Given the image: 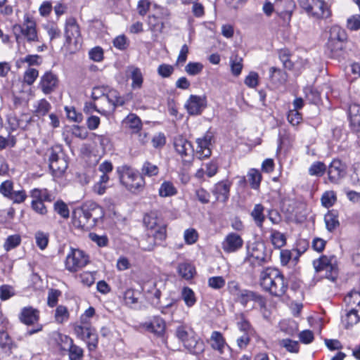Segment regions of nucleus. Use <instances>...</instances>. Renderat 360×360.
Returning a JSON list of instances; mask_svg holds the SVG:
<instances>
[{
    "instance_id": "f257e3e1",
    "label": "nucleus",
    "mask_w": 360,
    "mask_h": 360,
    "mask_svg": "<svg viewBox=\"0 0 360 360\" xmlns=\"http://www.w3.org/2000/svg\"><path fill=\"white\" fill-rule=\"evenodd\" d=\"M259 282L265 291L276 297L283 296L288 287L282 273L275 268L268 267L264 269L260 273Z\"/></svg>"
},
{
    "instance_id": "f03ea898",
    "label": "nucleus",
    "mask_w": 360,
    "mask_h": 360,
    "mask_svg": "<svg viewBox=\"0 0 360 360\" xmlns=\"http://www.w3.org/2000/svg\"><path fill=\"white\" fill-rule=\"evenodd\" d=\"M64 46L70 53H75L79 49L82 43L80 27L73 17L66 19L64 27Z\"/></svg>"
},
{
    "instance_id": "7ed1b4c3",
    "label": "nucleus",
    "mask_w": 360,
    "mask_h": 360,
    "mask_svg": "<svg viewBox=\"0 0 360 360\" xmlns=\"http://www.w3.org/2000/svg\"><path fill=\"white\" fill-rule=\"evenodd\" d=\"M77 338L84 342L89 352H94L98 347V335L96 329L91 324L75 323L72 325Z\"/></svg>"
},
{
    "instance_id": "20e7f679",
    "label": "nucleus",
    "mask_w": 360,
    "mask_h": 360,
    "mask_svg": "<svg viewBox=\"0 0 360 360\" xmlns=\"http://www.w3.org/2000/svg\"><path fill=\"white\" fill-rule=\"evenodd\" d=\"M13 30L17 41H19L20 34H22L28 42L39 41L35 21L28 15L24 16L22 25H15L13 27Z\"/></svg>"
},
{
    "instance_id": "39448f33",
    "label": "nucleus",
    "mask_w": 360,
    "mask_h": 360,
    "mask_svg": "<svg viewBox=\"0 0 360 360\" xmlns=\"http://www.w3.org/2000/svg\"><path fill=\"white\" fill-rule=\"evenodd\" d=\"M121 183L130 191L136 192L143 189L145 186L144 178L136 171L124 167L120 175Z\"/></svg>"
},
{
    "instance_id": "423d86ee",
    "label": "nucleus",
    "mask_w": 360,
    "mask_h": 360,
    "mask_svg": "<svg viewBox=\"0 0 360 360\" xmlns=\"http://www.w3.org/2000/svg\"><path fill=\"white\" fill-rule=\"evenodd\" d=\"M89 262V257L84 251L71 248L66 256L65 266L70 272H76L84 267Z\"/></svg>"
},
{
    "instance_id": "0eeeda50",
    "label": "nucleus",
    "mask_w": 360,
    "mask_h": 360,
    "mask_svg": "<svg viewBox=\"0 0 360 360\" xmlns=\"http://www.w3.org/2000/svg\"><path fill=\"white\" fill-rule=\"evenodd\" d=\"M314 267L316 271H326V277L334 281L338 277V267L335 264L334 257H328L322 256L319 259L313 262Z\"/></svg>"
},
{
    "instance_id": "6e6552de",
    "label": "nucleus",
    "mask_w": 360,
    "mask_h": 360,
    "mask_svg": "<svg viewBox=\"0 0 360 360\" xmlns=\"http://www.w3.org/2000/svg\"><path fill=\"white\" fill-rule=\"evenodd\" d=\"M300 6L309 14L318 18L330 15L325 2L322 0H300Z\"/></svg>"
},
{
    "instance_id": "1a4fd4ad",
    "label": "nucleus",
    "mask_w": 360,
    "mask_h": 360,
    "mask_svg": "<svg viewBox=\"0 0 360 360\" xmlns=\"http://www.w3.org/2000/svg\"><path fill=\"white\" fill-rule=\"evenodd\" d=\"M347 40L345 31L339 26H333L330 30V36L326 44V48L332 54L337 53L343 48V44Z\"/></svg>"
},
{
    "instance_id": "9d476101",
    "label": "nucleus",
    "mask_w": 360,
    "mask_h": 360,
    "mask_svg": "<svg viewBox=\"0 0 360 360\" xmlns=\"http://www.w3.org/2000/svg\"><path fill=\"white\" fill-rule=\"evenodd\" d=\"M207 106V98L205 96L191 95L184 107L190 115H199Z\"/></svg>"
},
{
    "instance_id": "9b49d317",
    "label": "nucleus",
    "mask_w": 360,
    "mask_h": 360,
    "mask_svg": "<svg viewBox=\"0 0 360 360\" xmlns=\"http://www.w3.org/2000/svg\"><path fill=\"white\" fill-rule=\"evenodd\" d=\"M244 241L242 237L234 232L229 233L221 243V248L226 253H234L240 250Z\"/></svg>"
},
{
    "instance_id": "f8f14e48",
    "label": "nucleus",
    "mask_w": 360,
    "mask_h": 360,
    "mask_svg": "<svg viewBox=\"0 0 360 360\" xmlns=\"http://www.w3.org/2000/svg\"><path fill=\"white\" fill-rule=\"evenodd\" d=\"M49 168L53 174L56 176H61L68 168L66 160L60 157L54 150H51L49 155Z\"/></svg>"
},
{
    "instance_id": "ddd939ff",
    "label": "nucleus",
    "mask_w": 360,
    "mask_h": 360,
    "mask_svg": "<svg viewBox=\"0 0 360 360\" xmlns=\"http://www.w3.org/2000/svg\"><path fill=\"white\" fill-rule=\"evenodd\" d=\"M346 174V166L339 160H333L328 169V179L331 183L338 184Z\"/></svg>"
},
{
    "instance_id": "4468645a",
    "label": "nucleus",
    "mask_w": 360,
    "mask_h": 360,
    "mask_svg": "<svg viewBox=\"0 0 360 360\" xmlns=\"http://www.w3.org/2000/svg\"><path fill=\"white\" fill-rule=\"evenodd\" d=\"M270 259V255L266 252V247L263 243L254 245L248 255V259L259 265L266 262Z\"/></svg>"
},
{
    "instance_id": "2eb2a0df",
    "label": "nucleus",
    "mask_w": 360,
    "mask_h": 360,
    "mask_svg": "<svg viewBox=\"0 0 360 360\" xmlns=\"http://www.w3.org/2000/svg\"><path fill=\"white\" fill-rule=\"evenodd\" d=\"M281 4L286 6V10H282L280 8H276V12L281 20L283 27L290 25L292 13L295 8V4L292 0H281Z\"/></svg>"
},
{
    "instance_id": "dca6fc26",
    "label": "nucleus",
    "mask_w": 360,
    "mask_h": 360,
    "mask_svg": "<svg viewBox=\"0 0 360 360\" xmlns=\"http://www.w3.org/2000/svg\"><path fill=\"white\" fill-rule=\"evenodd\" d=\"M19 319L27 326L34 325L39 320V311L32 307H23L19 314Z\"/></svg>"
},
{
    "instance_id": "f3484780",
    "label": "nucleus",
    "mask_w": 360,
    "mask_h": 360,
    "mask_svg": "<svg viewBox=\"0 0 360 360\" xmlns=\"http://www.w3.org/2000/svg\"><path fill=\"white\" fill-rule=\"evenodd\" d=\"M174 147L176 152L182 158L189 156L193 152L191 143L181 135H178L174 139Z\"/></svg>"
},
{
    "instance_id": "a211bd4d",
    "label": "nucleus",
    "mask_w": 360,
    "mask_h": 360,
    "mask_svg": "<svg viewBox=\"0 0 360 360\" xmlns=\"http://www.w3.org/2000/svg\"><path fill=\"white\" fill-rule=\"evenodd\" d=\"M58 82V78L56 75L51 72H46L41 77L39 88L44 94H49L55 90Z\"/></svg>"
},
{
    "instance_id": "6ab92c4d",
    "label": "nucleus",
    "mask_w": 360,
    "mask_h": 360,
    "mask_svg": "<svg viewBox=\"0 0 360 360\" xmlns=\"http://www.w3.org/2000/svg\"><path fill=\"white\" fill-rule=\"evenodd\" d=\"M142 326L147 331L153 333L158 337H162L166 328L165 321L160 317H154L152 321L143 323Z\"/></svg>"
},
{
    "instance_id": "aec40b11",
    "label": "nucleus",
    "mask_w": 360,
    "mask_h": 360,
    "mask_svg": "<svg viewBox=\"0 0 360 360\" xmlns=\"http://www.w3.org/2000/svg\"><path fill=\"white\" fill-rule=\"evenodd\" d=\"M212 136L209 134L205 135L202 138L196 140V155L199 159L206 158L210 156Z\"/></svg>"
},
{
    "instance_id": "412c9836",
    "label": "nucleus",
    "mask_w": 360,
    "mask_h": 360,
    "mask_svg": "<svg viewBox=\"0 0 360 360\" xmlns=\"http://www.w3.org/2000/svg\"><path fill=\"white\" fill-rule=\"evenodd\" d=\"M91 221V225L95 226L104 217L103 208L94 202H86L84 205Z\"/></svg>"
},
{
    "instance_id": "4be33fe9",
    "label": "nucleus",
    "mask_w": 360,
    "mask_h": 360,
    "mask_svg": "<svg viewBox=\"0 0 360 360\" xmlns=\"http://www.w3.org/2000/svg\"><path fill=\"white\" fill-rule=\"evenodd\" d=\"M348 115L352 131L360 133V105L351 104L349 107Z\"/></svg>"
},
{
    "instance_id": "5701e85b",
    "label": "nucleus",
    "mask_w": 360,
    "mask_h": 360,
    "mask_svg": "<svg viewBox=\"0 0 360 360\" xmlns=\"http://www.w3.org/2000/svg\"><path fill=\"white\" fill-rule=\"evenodd\" d=\"M73 223L75 226L81 229H89L93 226L85 206L81 210H75L73 213Z\"/></svg>"
},
{
    "instance_id": "b1692460",
    "label": "nucleus",
    "mask_w": 360,
    "mask_h": 360,
    "mask_svg": "<svg viewBox=\"0 0 360 360\" xmlns=\"http://www.w3.org/2000/svg\"><path fill=\"white\" fill-rule=\"evenodd\" d=\"M62 342L68 345L70 360H82L84 356V350L80 347L74 344L73 340L67 335L60 337Z\"/></svg>"
},
{
    "instance_id": "393cba45",
    "label": "nucleus",
    "mask_w": 360,
    "mask_h": 360,
    "mask_svg": "<svg viewBox=\"0 0 360 360\" xmlns=\"http://www.w3.org/2000/svg\"><path fill=\"white\" fill-rule=\"evenodd\" d=\"M231 184L227 181L217 183L212 191L217 200L226 202L229 196Z\"/></svg>"
},
{
    "instance_id": "a878e982",
    "label": "nucleus",
    "mask_w": 360,
    "mask_h": 360,
    "mask_svg": "<svg viewBox=\"0 0 360 360\" xmlns=\"http://www.w3.org/2000/svg\"><path fill=\"white\" fill-rule=\"evenodd\" d=\"M184 347L191 354H199L205 349V345L195 333L189 338L184 344Z\"/></svg>"
},
{
    "instance_id": "bb28decb",
    "label": "nucleus",
    "mask_w": 360,
    "mask_h": 360,
    "mask_svg": "<svg viewBox=\"0 0 360 360\" xmlns=\"http://www.w3.org/2000/svg\"><path fill=\"white\" fill-rule=\"evenodd\" d=\"M107 103L106 108L109 110H114L117 106H121L124 103V98L120 96L117 91L108 89L105 96V101Z\"/></svg>"
},
{
    "instance_id": "cd10ccee",
    "label": "nucleus",
    "mask_w": 360,
    "mask_h": 360,
    "mask_svg": "<svg viewBox=\"0 0 360 360\" xmlns=\"http://www.w3.org/2000/svg\"><path fill=\"white\" fill-rule=\"evenodd\" d=\"M210 342L212 348L218 351L220 354H223L226 348L229 349V345L226 343L224 338L219 331H213L212 333L210 336Z\"/></svg>"
},
{
    "instance_id": "c85d7f7f",
    "label": "nucleus",
    "mask_w": 360,
    "mask_h": 360,
    "mask_svg": "<svg viewBox=\"0 0 360 360\" xmlns=\"http://www.w3.org/2000/svg\"><path fill=\"white\" fill-rule=\"evenodd\" d=\"M237 297L243 305H245L251 300L257 302L261 307H263L265 304L263 297L260 295L248 290H242V291L238 293Z\"/></svg>"
},
{
    "instance_id": "c756f323",
    "label": "nucleus",
    "mask_w": 360,
    "mask_h": 360,
    "mask_svg": "<svg viewBox=\"0 0 360 360\" xmlns=\"http://www.w3.org/2000/svg\"><path fill=\"white\" fill-rule=\"evenodd\" d=\"M265 208L261 203L255 204L252 210L250 212V216L252 218L255 225L262 229L263 228V224L266 219L264 214Z\"/></svg>"
},
{
    "instance_id": "7c9ffc66",
    "label": "nucleus",
    "mask_w": 360,
    "mask_h": 360,
    "mask_svg": "<svg viewBox=\"0 0 360 360\" xmlns=\"http://www.w3.org/2000/svg\"><path fill=\"white\" fill-rule=\"evenodd\" d=\"M125 127L131 130V133L138 134L142 129V122L140 118L135 114L131 113L123 120Z\"/></svg>"
},
{
    "instance_id": "2f4dec72",
    "label": "nucleus",
    "mask_w": 360,
    "mask_h": 360,
    "mask_svg": "<svg viewBox=\"0 0 360 360\" xmlns=\"http://www.w3.org/2000/svg\"><path fill=\"white\" fill-rule=\"evenodd\" d=\"M0 347L6 352H11L13 349L17 347V345L12 340L9 334L4 331H0Z\"/></svg>"
},
{
    "instance_id": "473e14b6",
    "label": "nucleus",
    "mask_w": 360,
    "mask_h": 360,
    "mask_svg": "<svg viewBox=\"0 0 360 360\" xmlns=\"http://www.w3.org/2000/svg\"><path fill=\"white\" fill-rule=\"evenodd\" d=\"M177 270L179 276L186 280L191 279L195 274V267L186 262L179 264Z\"/></svg>"
},
{
    "instance_id": "72a5a7b5",
    "label": "nucleus",
    "mask_w": 360,
    "mask_h": 360,
    "mask_svg": "<svg viewBox=\"0 0 360 360\" xmlns=\"http://www.w3.org/2000/svg\"><path fill=\"white\" fill-rule=\"evenodd\" d=\"M158 193L160 196L163 198L170 197L175 195L177 193V189L173 183L169 181H165L160 185Z\"/></svg>"
},
{
    "instance_id": "f704fd0d",
    "label": "nucleus",
    "mask_w": 360,
    "mask_h": 360,
    "mask_svg": "<svg viewBox=\"0 0 360 360\" xmlns=\"http://www.w3.org/2000/svg\"><path fill=\"white\" fill-rule=\"evenodd\" d=\"M141 172V175L143 177V176L152 177L158 175L160 169L158 165L153 164L149 161H146L142 165Z\"/></svg>"
},
{
    "instance_id": "c9c22d12",
    "label": "nucleus",
    "mask_w": 360,
    "mask_h": 360,
    "mask_svg": "<svg viewBox=\"0 0 360 360\" xmlns=\"http://www.w3.org/2000/svg\"><path fill=\"white\" fill-rule=\"evenodd\" d=\"M70 317L68 308L63 305H58L55 309L54 320L57 323L61 324L66 322Z\"/></svg>"
},
{
    "instance_id": "e433bc0d",
    "label": "nucleus",
    "mask_w": 360,
    "mask_h": 360,
    "mask_svg": "<svg viewBox=\"0 0 360 360\" xmlns=\"http://www.w3.org/2000/svg\"><path fill=\"white\" fill-rule=\"evenodd\" d=\"M359 320L360 317L358 315V311L354 309H350L345 314V316L342 318V321L347 328L356 324Z\"/></svg>"
},
{
    "instance_id": "4c0bfd02",
    "label": "nucleus",
    "mask_w": 360,
    "mask_h": 360,
    "mask_svg": "<svg viewBox=\"0 0 360 360\" xmlns=\"http://www.w3.org/2000/svg\"><path fill=\"white\" fill-rule=\"evenodd\" d=\"M30 195L34 200L41 202H51L53 200L51 195L46 189L34 188L31 191Z\"/></svg>"
},
{
    "instance_id": "58836bf2",
    "label": "nucleus",
    "mask_w": 360,
    "mask_h": 360,
    "mask_svg": "<svg viewBox=\"0 0 360 360\" xmlns=\"http://www.w3.org/2000/svg\"><path fill=\"white\" fill-rule=\"evenodd\" d=\"M326 227L328 231H334L340 224L337 214L333 211L328 212L324 217Z\"/></svg>"
},
{
    "instance_id": "ea45409f",
    "label": "nucleus",
    "mask_w": 360,
    "mask_h": 360,
    "mask_svg": "<svg viewBox=\"0 0 360 360\" xmlns=\"http://www.w3.org/2000/svg\"><path fill=\"white\" fill-rule=\"evenodd\" d=\"M270 239L272 245L278 249L283 247L286 243V238L284 234L276 230H271Z\"/></svg>"
},
{
    "instance_id": "a19ab883",
    "label": "nucleus",
    "mask_w": 360,
    "mask_h": 360,
    "mask_svg": "<svg viewBox=\"0 0 360 360\" xmlns=\"http://www.w3.org/2000/svg\"><path fill=\"white\" fill-rule=\"evenodd\" d=\"M248 181L252 188L257 190L259 188L262 180V174L256 169H250L248 172Z\"/></svg>"
},
{
    "instance_id": "79ce46f5",
    "label": "nucleus",
    "mask_w": 360,
    "mask_h": 360,
    "mask_svg": "<svg viewBox=\"0 0 360 360\" xmlns=\"http://www.w3.org/2000/svg\"><path fill=\"white\" fill-rule=\"evenodd\" d=\"M231 70L233 75L238 77L243 70V58L238 55L230 58Z\"/></svg>"
},
{
    "instance_id": "37998d69",
    "label": "nucleus",
    "mask_w": 360,
    "mask_h": 360,
    "mask_svg": "<svg viewBox=\"0 0 360 360\" xmlns=\"http://www.w3.org/2000/svg\"><path fill=\"white\" fill-rule=\"evenodd\" d=\"M181 298L188 307H193L196 302L195 292L188 287L183 288L181 290Z\"/></svg>"
},
{
    "instance_id": "c03bdc74",
    "label": "nucleus",
    "mask_w": 360,
    "mask_h": 360,
    "mask_svg": "<svg viewBox=\"0 0 360 360\" xmlns=\"http://www.w3.org/2000/svg\"><path fill=\"white\" fill-rule=\"evenodd\" d=\"M193 334L194 332L191 328L184 325L178 326L176 329V336L183 345Z\"/></svg>"
},
{
    "instance_id": "a18cd8bd",
    "label": "nucleus",
    "mask_w": 360,
    "mask_h": 360,
    "mask_svg": "<svg viewBox=\"0 0 360 360\" xmlns=\"http://www.w3.org/2000/svg\"><path fill=\"white\" fill-rule=\"evenodd\" d=\"M51 108V104L46 99H41L34 105V114L38 117L44 116L49 112Z\"/></svg>"
},
{
    "instance_id": "49530a36",
    "label": "nucleus",
    "mask_w": 360,
    "mask_h": 360,
    "mask_svg": "<svg viewBox=\"0 0 360 360\" xmlns=\"http://www.w3.org/2000/svg\"><path fill=\"white\" fill-rule=\"evenodd\" d=\"M132 79L131 86L133 89H140L143 84V75L141 70L138 68H134L131 72Z\"/></svg>"
},
{
    "instance_id": "de8ad7c7",
    "label": "nucleus",
    "mask_w": 360,
    "mask_h": 360,
    "mask_svg": "<svg viewBox=\"0 0 360 360\" xmlns=\"http://www.w3.org/2000/svg\"><path fill=\"white\" fill-rule=\"evenodd\" d=\"M143 223L148 229L153 230L160 224V221L156 214L151 212L144 216Z\"/></svg>"
},
{
    "instance_id": "09e8293b",
    "label": "nucleus",
    "mask_w": 360,
    "mask_h": 360,
    "mask_svg": "<svg viewBox=\"0 0 360 360\" xmlns=\"http://www.w3.org/2000/svg\"><path fill=\"white\" fill-rule=\"evenodd\" d=\"M53 208L55 212L63 219H68L69 217L70 211L68 207L63 200H57L53 205Z\"/></svg>"
},
{
    "instance_id": "8fccbe9b",
    "label": "nucleus",
    "mask_w": 360,
    "mask_h": 360,
    "mask_svg": "<svg viewBox=\"0 0 360 360\" xmlns=\"http://www.w3.org/2000/svg\"><path fill=\"white\" fill-rule=\"evenodd\" d=\"M326 170V166L322 162H315L309 168L311 176H321Z\"/></svg>"
},
{
    "instance_id": "3c124183",
    "label": "nucleus",
    "mask_w": 360,
    "mask_h": 360,
    "mask_svg": "<svg viewBox=\"0 0 360 360\" xmlns=\"http://www.w3.org/2000/svg\"><path fill=\"white\" fill-rule=\"evenodd\" d=\"M21 242V238L19 235L15 234L7 237L4 244V248L6 251H9L18 247Z\"/></svg>"
},
{
    "instance_id": "603ef678",
    "label": "nucleus",
    "mask_w": 360,
    "mask_h": 360,
    "mask_svg": "<svg viewBox=\"0 0 360 360\" xmlns=\"http://www.w3.org/2000/svg\"><path fill=\"white\" fill-rule=\"evenodd\" d=\"M203 65L199 62H189L185 66V72L191 76L199 75L203 69Z\"/></svg>"
},
{
    "instance_id": "864d4df0",
    "label": "nucleus",
    "mask_w": 360,
    "mask_h": 360,
    "mask_svg": "<svg viewBox=\"0 0 360 360\" xmlns=\"http://www.w3.org/2000/svg\"><path fill=\"white\" fill-rule=\"evenodd\" d=\"M207 285L214 290H220L226 285V281L223 276H212L207 280Z\"/></svg>"
},
{
    "instance_id": "5fc2aeb1",
    "label": "nucleus",
    "mask_w": 360,
    "mask_h": 360,
    "mask_svg": "<svg viewBox=\"0 0 360 360\" xmlns=\"http://www.w3.org/2000/svg\"><path fill=\"white\" fill-rule=\"evenodd\" d=\"M335 201L336 195L332 191H326L321 197L322 205L327 208L332 207Z\"/></svg>"
},
{
    "instance_id": "6e6d98bb",
    "label": "nucleus",
    "mask_w": 360,
    "mask_h": 360,
    "mask_svg": "<svg viewBox=\"0 0 360 360\" xmlns=\"http://www.w3.org/2000/svg\"><path fill=\"white\" fill-rule=\"evenodd\" d=\"M174 71V67L169 64L162 63L158 67V74L163 77H169Z\"/></svg>"
},
{
    "instance_id": "4d7b16f0",
    "label": "nucleus",
    "mask_w": 360,
    "mask_h": 360,
    "mask_svg": "<svg viewBox=\"0 0 360 360\" xmlns=\"http://www.w3.org/2000/svg\"><path fill=\"white\" fill-rule=\"evenodd\" d=\"M65 110L67 114V117L69 120L74 121L77 123H80L83 120V115L82 113L76 111L73 107H65Z\"/></svg>"
},
{
    "instance_id": "13d9d810",
    "label": "nucleus",
    "mask_w": 360,
    "mask_h": 360,
    "mask_svg": "<svg viewBox=\"0 0 360 360\" xmlns=\"http://www.w3.org/2000/svg\"><path fill=\"white\" fill-rule=\"evenodd\" d=\"M245 84L249 88H255L259 84V75L257 72L251 71L244 80Z\"/></svg>"
},
{
    "instance_id": "bf43d9fd",
    "label": "nucleus",
    "mask_w": 360,
    "mask_h": 360,
    "mask_svg": "<svg viewBox=\"0 0 360 360\" xmlns=\"http://www.w3.org/2000/svg\"><path fill=\"white\" fill-rule=\"evenodd\" d=\"M108 89L105 86H95L92 89L91 97L94 100L101 99L105 101V96L107 94Z\"/></svg>"
},
{
    "instance_id": "052dcab7",
    "label": "nucleus",
    "mask_w": 360,
    "mask_h": 360,
    "mask_svg": "<svg viewBox=\"0 0 360 360\" xmlns=\"http://www.w3.org/2000/svg\"><path fill=\"white\" fill-rule=\"evenodd\" d=\"M345 302L348 305H360V292L352 290L345 298Z\"/></svg>"
},
{
    "instance_id": "680f3d73",
    "label": "nucleus",
    "mask_w": 360,
    "mask_h": 360,
    "mask_svg": "<svg viewBox=\"0 0 360 360\" xmlns=\"http://www.w3.org/2000/svg\"><path fill=\"white\" fill-rule=\"evenodd\" d=\"M148 25L150 29L154 32H162L164 28V24L160 21L159 19L155 15H150L148 17Z\"/></svg>"
},
{
    "instance_id": "e2e57ef3",
    "label": "nucleus",
    "mask_w": 360,
    "mask_h": 360,
    "mask_svg": "<svg viewBox=\"0 0 360 360\" xmlns=\"http://www.w3.org/2000/svg\"><path fill=\"white\" fill-rule=\"evenodd\" d=\"M39 75V72L34 68H29L24 74V82L28 85L32 84Z\"/></svg>"
},
{
    "instance_id": "0e129e2a",
    "label": "nucleus",
    "mask_w": 360,
    "mask_h": 360,
    "mask_svg": "<svg viewBox=\"0 0 360 360\" xmlns=\"http://www.w3.org/2000/svg\"><path fill=\"white\" fill-rule=\"evenodd\" d=\"M71 133L75 136L81 140H84L88 136L87 130L82 126L73 125L71 127Z\"/></svg>"
},
{
    "instance_id": "69168bd1",
    "label": "nucleus",
    "mask_w": 360,
    "mask_h": 360,
    "mask_svg": "<svg viewBox=\"0 0 360 360\" xmlns=\"http://www.w3.org/2000/svg\"><path fill=\"white\" fill-rule=\"evenodd\" d=\"M15 295L13 288L8 285L0 286V299L7 300Z\"/></svg>"
},
{
    "instance_id": "338daca9",
    "label": "nucleus",
    "mask_w": 360,
    "mask_h": 360,
    "mask_svg": "<svg viewBox=\"0 0 360 360\" xmlns=\"http://www.w3.org/2000/svg\"><path fill=\"white\" fill-rule=\"evenodd\" d=\"M184 238L187 244L191 245L197 241L198 234L194 229H188L184 231Z\"/></svg>"
},
{
    "instance_id": "774afa93",
    "label": "nucleus",
    "mask_w": 360,
    "mask_h": 360,
    "mask_svg": "<svg viewBox=\"0 0 360 360\" xmlns=\"http://www.w3.org/2000/svg\"><path fill=\"white\" fill-rule=\"evenodd\" d=\"M61 292L58 290L51 289L48 293L47 304L50 307H53L57 304L58 297Z\"/></svg>"
}]
</instances>
